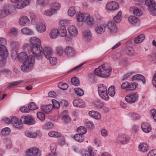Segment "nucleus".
Listing matches in <instances>:
<instances>
[{
    "label": "nucleus",
    "instance_id": "dca6fc26",
    "mask_svg": "<svg viewBox=\"0 0 156 156\" xmlns=\"http://www.w3.org/2000/svg\"><path fill=\"white\" fill-rule=\"evenodd\" d=\"M106 25L105 23L98 25L95 28V30L97 34H101L105 31Z\"/></svg>",
    "mask_w": 156,
    "mask_h": 156
},
{
    "label": "nucleus",
    "instance_id": "7c9ffc66",
    "mask_svg": "<svg viewBox=\"0 0 156 156\" xmlns=\"http://www.w3.org/2000/svg\"><path fill=\"white\" fill-rule=\"evenodd\" d=\"M148 147L147 145L144 143H140L138 146V148L140 151L143 152L146 151L148 149Z\"/></svg>",
    "mask_w": 156,
    "mask_h": 156
},
{
    "label": "nucleus",
    "instance_id": "864d4df0",
    "mask_svg": "<svg viewBox=\"0 0 156 156\" xmlns=\"http://www.w3.org/2000/svg\"><path fill=\"white\" fill-rule=\"evenodd\" d=\"M58 86L59 88L62 90H66L68 87V85L67 83H60Z\"/></svg>",
    "mask_w": 156,
    "mask_h": 156
},
{
    "label": "nucleus",
    "instance_id": "b1692460",
    "mask_svg": "<svg viewBox=\"0 0 156 156\" xmlns=\"http://www.w3.org/2000/svg\"><path fill=\"white\" fill-rule=\"evenodd\" d=\"M90 116L96 119H100L101 118V114L98 112L94 111H90L89 112Z\"/></svg>",
    "mask_w": 156,
    "mask_h": 156
},
{
    "label": "nucleus",
    "instance_id": "c9c22d12",
    "mask_svg": "<svg viewBox=\"0 0 156 156\" xmlns=\"http://www.w3.org/2000/svg\"><path fill=\"white\" fill-rule=\"evenodd\" d=\"M57 34H58L57 30L56 29H53L50 31L49 36L52 39H55L58 36Z\"/></svg>",
    "mask_w": 156,
    "mask_h": 156
},
{
    "label": "nucleus",
    "instance_id": "c85d7f7f",
    "mask_svg": "<svg viewBox=\"0 0 156 156\" xmlns=\"http://www.w3.org/2000/svg\"><path fill=\"white\" fill-rule=\"evenodd\" d=\"M145 38V35L144 34H140L135 38L134 41L136 44L141 43L144 40Z\"/></svg>",
    "mask_w": 156,
    "mask_h": 156
},
{
    "label": "nucleus",
    "instance_id": "0e129e2a",
    "mask_svg": "<svg viewBox=\"0 0 156 156\" xmlns=\"http://www.w3.org/2000/svg\"><path fill=\"white\" fill-rule=\"evenodd\" d=\"M17 33V30L15 28L13 27L10 29L9 33L11 35L14 36L16 35Z\"/></svg>",
    "mask_w": 156,
    "mask_h": 156
},
{
    "label": "nucleus",
    "instance_id": "473e14b6",
    "mask_svg": "<svg viewBox=\"0 0 156 156\" xmlns=\"http://www.w3.org/2000/svg\"><path fill=\"white\" fill-rule=\"evenodd\" d=\"M11 55L12 59H14L17 57V50L16 47H13L11 50Z\"/></svg>",
    "mask_w": 156,
    "mask_h": 156
},
{
    "label": "nucleus",
    "instance_id": "39448f33",
    "mask_svg": "<svg viewBox=\"0 0 156 156\" xmlns=\"http://www.w3.org/2000/svg\"><path fill=\"white\" fill-rule=\"evenodd\" d=\"M145 4L150 13L153 16L156 15V4L154 0H146Z\"/></svg>",
    "mask_w": 156,
    "mask_h": 156
},
{
    "label": "nucleus",
    "instance_id": "c03bdc74",
    "mask_svg": "<svg viewBox=\"0 0 156 156\" xmlns=\"http://www.w3.org/2000/svg\"><path fill=\"white\" fill-rule=\"evenodd\" d=\"M48 135L51 137L55 138L59 137L61 136V134L55 131L50 132L48 133Z\"/></svg>",
    "mask_w": 156,
    "mask_h": 156
},
{
    "label": "nucleus",
    "instance_id": "20e7f679",
    "mask_svg": "<svg viewBox=\"0 0 156 156\" xmlns=\"http://www.w3.org/2000/svg\"><path fill=\"white\" fill-rule=\"evenodd\" d=\"M31 50L34 56L38 58L42 59L43 48L41 45L31 46Z\"/></svg>",
    "mask_w": 156,
    "mask_h": 156
},
{
    "label": "nucleus",
    "instance_id": "3c124183",
    "mask_svg": "<svg viewBox=\"0 0 156 156\" xmlns=\"http://www.w3.org/2000/svg\"><path fill=\"white\" fill-rule=\"evenodd\" d=\"M25 135L27 136L30 138H35L37 136V133L32 132H27Z\"/></svg>",
    "mask_w": 156,
    "mask_h": 156
},
{
    "label": "nucleus",
    "instance_id": "2f4dec72",
    "mask_svg": "<svg viewBox=\"0 0 156 156\" xmlns=\"http://www.w3.org/2000/svg\"><path fill=\"white\" fill-rule=\"evenodd\" d=\"M107 91V87L103 84H100L98 86V92L99 94Z\"/></svg>",
    "mask_w": 156,
    "mask_h": 156
},
{
    "label": "nucleus",
    "instance_id": "e2e57ef3",
    "mask_svg": "<svg viewBox=\"0 0 156 156\" xmlns=\"http://www.w3.org/2000/svg\"><path fill=\"white\" fill-rule=\"evenodd\" d=\"M52 101L53 104V108H58L60 107V104L55 99H53Z\"/></svg>",
    "mask_w": 156,
    "mask_h": 156
},
{
    "label": "nucleus",
    "instance_id": "774afa93",
    "mask_svg": "<svg viewBox=\"0 0 156 156\" xmlns=\"http://www.w3.org/2000/svg\"><path fill=\"white\" fill-rule=\"evenodd\" d=\"M147 156H156V150L150 151L147 154Z\"/></svg>",
    "mask_w": 156,
    "mask_h": 156
},
{
    "label": "nucleus",
    "instance_id": "79ce46f5",
    "mask_svg": "<svg viewBox=\"0 0 156 156\" xmlns=\"http://www.w3.org/2000/svg\"><path fill=\"white\" fill-rule=\"evenodd\" d=\"M74 139L77 142H81L83 140V137L80 134H76L74 136Z\"/></svg>",
    "mask_w": 156,
    "mask_h": 156
},
{
    "label": "nucleus",
    "instance_id": "ea45409f",
    "mask_svg": "<svg viewBox=\"0 0 156 156\" xmlns=\"http://www.w3.org/2000/svg\"><path fill=\"white\" fill-rule=\"evenodd\" d=\"M9 13L8 10L5 9L4 10H0V19L4 18Z\"/></svg>",
    "mask_w": 156,
    "mask_h": 156
},
{
    "label": "nucleus",
    "instance_id": "f704fd0d",
    "mask_svg": "<svg viewBox=\"0 0 156 156\" xmlns=\"http://www.w3.org/2000/svg\"><path fill=\"white\" fill-rule=\"evenodd\" d=\"M128 115L129 117L131 118L133 120L139 119L140 118V115L135 113H129L128 114Z\"/></svg>",
    "mask_w": 156,
    "mask_h": 156
},
{
    "label": "nucleus",
    "instance_id": "5701e85b",
    "mask_svg": "<svg viewBox=\"0 0 156 156\" xmlns=\"http://www.w3.org/2000/svg\"><path fill=\"white\" fill-rule=\"evenodd\" d=\"M141 128L142 130L145 133H148L151 130V127L149 124L147 123H144L141 125Z\"/></svg>",
    "mask_w": 156,
    "mask_h": 156
},
{
    "label": "nucleus",
    "instance_id": "aec40b11",
    "mask_svg": "<svg viewBox=\"0 0 156 156\" xmlns=\"http://www.w3.org/2000/svg\"><path fill=\"white\" fill-rule=\"evenodd\" d=\"M36 28L39 33H43L46 30L45 24L44 23L41 21L39 23L36 27Z\"/></svg>",
    "mask_w": 156,
    "mask_h": 156
},
{
    "label": "nucleus",
    "instance_id": "4c0bfd02",
    "mask_svg": "<svg viewBox=\"0 0 156 156\" xmlns=\"http://www.w3.org/2000/svg\"><path fill=\"white\" fill-rule=\"evenodd\" d=\"M50 149L53 155L55 156L56 155V146L55 143H53L51 144L50 146Z\"/></svg>",
    "mask_w": 156,
    "mask_h": 156
},
{
    "label": "nucleus",
    "instance_id": "13d9d810",
    "mask_svg": "<svg viewBox=\"0 0 156 156\" xmlns=\"http://www.w3.org/2000/svg\"><path fill=\"white\" fill-rule=\"evenodd\" d=\"M129 23L132 26H138L140 23V20H128Z\"/></svg>",
    "mask_w": 156,
    "mask_h": 156
},
{
    "label": "nucleus",
    "instance_id": "a18cd8bd",
    "mask_svg": "<svg viewBox=\"0 0 156 156\" xmlns=\"http://www.w3.org/2000/svg\"><path fill=\"white\" fill-rule=\"evenodd\" d=\"M21 31L23 34L26 35H31L33 33L32 31L27 27L22 29Z\"/></svg>",
    "mask_w": 156,
    "mask_h": 156
},
{
    "label": "nucleus",
    "instance_id": "0eeeda50",
    "mask_svg": "<svg viewBox=\"0 0 156 156\" xmlns=\"http://www.w3.org/2000/svg\"><path fill=\"white\" fill-rule=\"evenodd\" d=\"M20 122L21 124L22 123L30 125H33L35 122L34 119L30 116L28 117L26 116L22 117L20 119Z\"/></svg>",
    "mask_w": 156,
    "mask_h": 156
},
{
    "label": "nucleus",
    "instance_id": "6e6d98bb",
    "mask_svg": "<svg viewBox=\"0 0 156 156\" xmlns=\"http://www.w3.org/2000/svg\"><path fill=\"white\" fill-rule=\"evenodd\" d=\"M94 103L95 106L98 108H101L103 106V103L98 100H95L94 102Z\"/></svg>",
    "mask_w": 156,
    "mask_h": 156
},
{
    "label": "nucleus",
    "instance_id": "58836bf2",
    "mask_svg": "<svg viewBox=\"0 0 156 156\" xmlns=\"http://www.w3.org/2000/svg\"><path fill=\"white\" fill-rule=\"evenodd\" d=\"M133 12L135 15L138 16H140L143 14L142 10L137 8H135L133 9Z\"/></svg>",
    "mask_w": 156,
    "mask_h": 156
},
{
    "label": "nucleus",
    "instance_id": "a211bd4d",
    "mask_svg": "<svg viewBox=\"0 0 156 156\" xmlns=\"http://www.w3.org/2000/svg\"><path fill=\"white\" fill-rule=\"evenodd\" d=\"M68 31L69 34L72 37H76L77 35V30L74 26L71 25L68 28Z\"/></svg>",
    "mask_w": 156,
    "mask_h": 156
},
{
    "label": "nucleus",
    "instance_id": "680f3d73",
    "mask_svg": "<svg viewBox=\"0 0 156 156\" xmlns=\"http://www.w3.org/2000/svg\"><path fill=\"white\" fill-rule=\"evenodd\" d=\"M71 82L73 84L76 86H78L80 83L79 80L76 77L72 78L71 80Z\"/></svg>",
    "mask_w": 156,
    "mask_h": 156
},
{
    "label": "nucleus",
    "instance_id": "6ab92c4d",
    "mask_svg": "<svg viewBox=\"0 0 156 156\" xmlns=\"http://www.w3.org/2000/svg\"><path fill=\"white\" fill-rule=\"evenodd\" d=\"M11 122L12 125L17 128H21L22 127V125L20 123L18 119L16 117H13L11 119Z\"/></svg>",
    "mask_w": 156,
    "mask_h": 156
},
{
    "label": "nucleus",
    "instance_id": "603ef678",
    "mask_svg": "<svg viewBox=\"0 0 156 156\" xmlns=\"http://www.w3.org/2000/svg\"><path fill=\"white\" fill-rule=\"evenodd\" d=\"M28 108L30 110H34L38 109V107L35 103L31 102L29 105Z\"/></svg>",
    "mask_w": 156,
    "mask_h": 156
},
{
    "label": "nucleus",
    "instance_id": "7ed1b4c3",
    "mask_svg": "<svg viewBox=\"0 0 156 156\" xmlns=\"http://www.w3.org/2000/svg\"><path fill=\"white\" fill-rule=\"evenodd\" d=\"M8 53L5 46L0 45V56L2 59L0 61V66H4L6 63V59L8 57Z\"/></svg>",
    "mask_w": 156,
    "mask_h": 156
},
{
    "label": "nucleus",
    "instance_id": "338daca9",
    "mask_svg": "<svg viewBox=\"0 0 156 156\" xmlns=\"http://www.w3.org/2000/svg\"><path fill=\"white\" fill-rule=\"evenodd\" d=\"M10 131V129L8 127L4 128L2 130V134L7 135L9 133Z\"/></svg>",
    "mask_w": 156,
    "mask_h": 156
},
{
    "label": "nucleus",
    "instance_id": "09e8293b",
    "mask_svg": "<svg viewBox=\"0 0 156 156\" xmlns=\"http://www.w3.org/2000/svg\"><path fill=\"white\" fill-rule=\"evenodd\" d=\"M99 95L101 98L106 101H108L109 99L107 91L104 93H101Z\"/></svg>",
    "mask_w": 156,
    "mask_h": 156
},
{
    "label": "nucleus",
    "instance_id": "9d476101",
    "mask_svg": "<svg viewBox=\"0 0 156 156\" xmlns=\"http://www.w3.org/2000/svg\"><path fill=\"white\" fill-rule=\"evenodd\" d=\"M105 25L106 28H107L110 33H114L116 31V26L114 20L109 21L107 23H105Z\"/></svg>",
    "mask_w": 156,
    "mask_h": 156
},
{
    "label": "nucleus",
    "instance_id": "412c9836",
    "mask_svg": "<svg viewBox=\"0 0 156 156\" xmlns=\"http://www.w3.org/2000/svg\"><path fill=\"white\" fill-rule=\"evenodd\" d=\"M131 80L132 81L135 80H141L144 84L146 82L145 77L143 75L140 74H136L133 76L132 77Z\"/></svg>",
    "mask_w": 156,
    "mask_h": 156
},
{
    "label": "nucleus",
    "instance_id": "a19ab883",
    "mask_svg": "<svg viewBox=\"0 0 156 156\" xmlns=\"http://www.w3.org/2000/svg\"><path fill=\"white\" fill-rule=\"evenodd\" d=\"M55 12L51 8L45 10L44 12V15L48 16H51Z\"/></svg>",
    "mask_w": 156,
    "mask_h": 156
},
{
    "label": "nucleus",
    "instance_id": "9b49d317",
    "mask_svg": "<svg viewBox=\"0 0 156 156\" xmlns=\"http://www.w3.org/2000/svg\"><path fill=\"white\" fill-rule=\"evenodd\" d=\"M81 154L82 156H97L95 152L91 148L82 150Z\"/></svg>",
    "mask_w": 156,
    "mask_h": 156
},
{
    "label": "nucleus",
    "instance_id": "de8ad7c7",
    "mask_svg": "<svg viewBox=\"0 0 156 156\" xmlns=\"http://www.w3.org/2000/svg\"><path fill=\"white\" fill-rule=\"evenodd\" d=\"M77 132L79 133L82 135L86 133V129L83 126H80L77 129Z\"/></svg>",
    "mask_w": 156,
    "mask_h": 156
},
{
    "label": "nucleus",
    "instance_id": "bb28decb",
    "mask_svg": "<svg viewBox=\"0 0 156 156\" xmlns=\"http://www.w3.org/2000/svg\"><path fill=\"white\" fill-rule=\"evenodd\" d=\"M58 34L61 37H66L67 34V32L66 28H58L57 30Z\"/></svg>",
    "mask_w": 156,
    "mask_h": 156
},
{
    "label": "nucleus",
    "instance_id": "69168bd1",
    "mask_svg": "<svg viewBox=\"0 0 156 156\" xmlns=\"http://www.w3.org/2000/svg\"><path fill=\"white\" fill-rule=\"evenodd\" d=\"M37 116L38 119L41 121L44 120L45 118V115L42 112H39L37 113Z\"/></svg>",
    "mask_w": 156,
    "mask_h": 156
},
{
    "label": "nucleus",
    "instance_id": "f257e3e1",
    "mask_svg": "<svg viewBox=\"0 0 156 156\" xmlns=\"http://www.w3.org/2000/svg\"><path fill=\"white\" fill-rule=\"evenodd\" d=\"M95 74L102 77H108L111 73V69L105 65H101L94 70Z\"/></svg>",
    "mask_w": 156,
    "mask_h": 156
},
{
    "label": "nucleus",
    "instance_id": "1a4fd4ad",
    "mask_svg": "<svg viewBox=\"0 0 156 156\" xmlns=\"http://www.w3.org/2000/svg\"><path fill=\"white\" fill-rule=\"evenodd\" d=\"M138 96L136 93L129 94L125 97L126 101L130 104L134 103L138 100Z\"/></svg>",
    "mask_w": 156,
    "mask_h": 156
},
{
    "label": "nucleus",
    "instance_id": "4468645a",
    "mask_svg": "<svg viewBox=\"0 0 156 156\" xmlns=\"http://www.w3.org/2000/svg\"><path fill=\"white\" fill-rule=\"evenodd\" d=\"M52 52L51 49L48 47H45L43 48L42 56L45 57L47 59L52 55Z\"/></svg>",
    "mask_w": 156,
    "mask_h": 156
},
{
    "label": "nucleus",
    "instance_id": "bf43d9fd",
    "mask_svg": "<svg viewBox=\"0 0 156 156\" xmlns=\"http://www.w3.org/2000/svg\"><path fill=\"white\" fill-rule=\"evenodd\" d=\"M74 90L76 94L80 96H81L84 94L83 91L81 89L76 88Z\"/></svg>",
    "mask_w": 156,
    "mask_h": 156
},
{
    "label": "nucleus",
    "instance_id": "2eb2a0df",
    "mask_svg": "<svg viewBox=\"0 0 156 156\" xmlns=\"http://www.w3.org/2000/svg\"><path fill=\"white\" fill-rule=\"evenodd\" d=\"M106 7L108 10H115L118 9L119 7L117 2L115 1H112L107 4Z\"/></svg>",
    "mask_w": 156,
    "mask_h": 156
},
{
    "label": "nucleus",
    "instance_id": "5fc2aeb1",
    "mask_svg": "<svg viewBox=\"0 0 156 156\" xmlns=\"http://www.w3.org/2000/svg\"><path fill=\"white\" fill-rule=\"evenodd\" d=\"M126 53L129 56H132L134 54V51L130 47L127 48L126 49Z\"/></svg>",
    "mask_w": 156,
    "mask_h": 156
},
{
    "label": "nucleus",
    "instance_id": "f8f14e48",
    "mask_svg": "<svg viewBox=\"0 0 156 156\" xmlns=\"http://www.w3.org/2000/svg\"><path fill=\"white\" fill-rule=\"evenodd\" d=\"M26 154L29 156H40V154L39 152V150L36 147L30 148L27 150Z\"/></svg>",
    "mask_w": 156,
    "mask_h": 156
},
{
    "label": "nucleus",
    "instance_id": "37998d69",
    "mask_svg": "<svg viewBox=\"0 0 156 156\" xmlns=\"http://www.w3.org/2000/svg\"><path fill=\"white\" fill-rule=\"evenodd\" d=\"M76 11L75 9V7L73 6L70 7L68 11V15L70 16H73L75 14Z\"/></svg>",
    "mask_w": 156,
    "mask_h": 156
},
{
    "label": "nucleus",
    "instance_id": "f3484780",
    "mask_svg": "<svg viewBox=\"0 0 156 156\" xmlns=\"http://www.w3.org/2000/svg\"><path fill=\"white\" fill-rule=\"evenodd\" d=\"M82 36L83 39L87 41H89L92 37L91 32L88 30H85L83 31Z\"/></svg>",
    "mask_w": 156,
    "mask_h": 156
},
{
    "label": "nucleus",
    "instance_id": "cd10ccee",
    "mask_svg": "<svg viewBox=\"0 0 156 156\" xmlns=\"http://www.w3.org/2000/svg\"><path fill=\"white\" fill-rule=\"evenodd\" d=\"M73 105L79 108H83L84 106V104L81 100H75L73 102Z\"/></svg>",
    "mask_w": 156,
    "mask_h": 156
},
{
    "label": "nucleus",
    "instance_id": "6e6552de",
    "mask_svg": "<svg viewBox=\"0 0 156 156\" xmlns=\"http://www.w3.org/2000/svg\"><path fill=\"white\" fill-rule=\"evenodd\" d=\"M76 16L77 20H93L89 13L86 12H77Z\"/></svg>",
    "mask_w": 156,
    "mask_h": 156
},
{
    "label": "nucleus",
    "instance_id": "052dcab7",
    "mask_svg": "<svg viewBox=\"0 0 156 156\" xmlns=\"http://www.w3.org/2000/svg\"><path fill=\"white\" fill-rule=\"evenodd\" d=\"M53 126V124L52 123L48 122L43 126V127L45 129H49L52 128Z\"/></svg>",
    "mask_w": 156,
    "mask_h": 156
},
{
    "label": "nucleus",
    "instance_id": "a878e982",
    "mask_svg": "<svg viewBox=\"0 0 156 156\" xmlns=\"http://www.w3.org/2000/svg\"><path fill=\"white\" fill-rule=\"evenodd\" d=\"M30 42L32 43L31 46L34 45L37 46L38 45H41V41L40 39L35 37H32L30 39Z\"/></svg>",
    "mask_w": 156,
    "mask_h": 156
},
{
    "label": "nucleus",
    "instance_id": "423d86ee",
    "mask_svg": "<svg viewBox=\"0 0 156 156\" xmlns=\"http://www.w3.org/2000/svg\"><path fill=\"white\" fill-rule=\"evenodd\" d=\"M11 1L15 3V7L18 9H22L30 4L28 0H10Z\"/></svg>",
    "mask_w": 156,
    "mask_h": 156
},
{
    "label": "nucleus",
    "instance_id": "8fccbe9b",
    "mask_svg": "<svg viewBox=\"0 0 156 156\" xmlns=\"http://www.w3.org/2000/svg\"><path fill=\"white\" fill-rule=\"evenodd\" d=\"M30 20H19V24L22 26H30Z\"/></svg>",
    "mask_w": 156,
    "mask_h": 156
},
{
    "label": "nucleus",
    "instance_id": "393cba45",
    "mask_svg": "<svg viewBox=\"0 0 156 156\" xmlns=\"http://www.w3.org/2000/svg\"><path fill=\"white\" fill-rule=\"evenodd\" d=\"M53 108L51 104L43 105L41 107V110L44 112L48 113L50 112Z\"/></svg>",
    "mask_w": 156,
    "mask_h": 156
},
{
    "label": "nucleus",
    "instance_id": "72a5a7b5",
    "mask_svg": "<svg viewBox=\"0 0 156 156\" xmlns=\"http://www.w3.org/2000/svg\"><path fill=\"white\" fill-rule=\"evenodd\" d=\"M69 24L68 20H60L59 22L58 28H66V27Z\"/></svg>",
    "mask_w": 156,
    "mask_h": 156
},
{
    "label": "nucleus",
    "instance_id": "ddd939ff",
    "mask_svg": "<svg viewBox=\"0 0 156 156\" xmlns=\"http://www.w3.org/2000/svg\"><path fill=\"white\" fill-rule=\"evenodd\" d=\"M129 140V137L125 135H119L116 139V142L120 144H125Z\"/></svg>",
    "mask_w": 156,
    "mask_h": 156
},
{
    "label": "nucleus",
    "instance_id": "c756f323",
    "mask_svg": "<svg viewBox=\"0 0 156 156\" xmlns=\"http://www.w3.org/2000/svg\"><path fill=\"white\" fill-rule=\"evenodd\" d=\"M61 7L60 5L58 3H53L50 5L51 8L55 12L59 10Z\"/></svg>",
    "mask_w": 156,
    "mask_h": 156
},
{
    "label": "nucleus",
    "instance_id": "e433bc0d",
    "mask_svg": "<svg viewBox=\"0 0 156 156\" xmlns=\"http://www.w3.org/2000/svg\"><path fill=\"white\" fill-rule=\"evenodd\" d=\"M18 57L19 60L20 61H22L24 60H26L29 56L27 54L24 52H22L20 53L18 55Z\"/></svg>",
    "mask_w": 156,
    "mask_h": 156
},
{
    "label": "nucleus",
    "instance_id": "4be33fe9",
    "mask_svg": "<svg viewBox=\"0 0 156 156\" xmlns=\"http://www.w3.org/2000/svg\"><path fill=\"white\" fill-rule=\"evenodd\" d=\"M65 52L66 54L69 56H73L75 54L74 49L71 47L68 46L65 49Z\"/></svg>",
    "mask_w": 156,
    "mask_h": 156
},
{
    "label": "nucleus",
    "instance_id": "f03ea898",
    "mask_svg": "<svg viewBox=\"0 0 156 156\" xmlns=\"http://www.w3.org/2000/svg\"><path fill=\"white\" fill-rule=\"evenodd\" d=\"M34 58L32 55H30L23 63L21 67L22 71L25 72H29L33 65Z\"/></svg>",
    "mask_w": 156,
    "mask_h": 156
},
{
    "label": "nucleus",
    "instance_id": "49530a36",
    "mask_svg": "<svg viewBox=\"0 0 156 156\" xmlns=\"http://www.w3.org/2000/svg\"><path fill=\"white\" fill-rule=\"evenodd\" d=\"M108 93L111 97H113L115 94V88L113 86H111L109 87L108 90Z\"/></svg>",
    "mask_w": 156,
    "mask_h": 156
},
{
    "label": "nucleus",
    "instance_id": "4d7b16f0",
    "mask_svg": "<svg viewBox=\"0 0 156 156\" xmlns=\"http://www.w3.org/2000/svg\"><path fill=\"white\" fill-rule=\"evenodd\" d=\"M48 59L49 60L52 66L56 64L57 62V59L56 58L53 57L51 56L48 58Z\"/></svg>",
    "mask_w": 156,
    "mask_h": 156
}]
</instances>
